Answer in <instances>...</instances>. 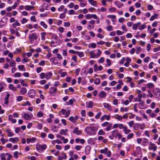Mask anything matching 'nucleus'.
<instances>
[{
  "instance_id": "ea45409f",
  "label": "nucleus",
  "mask_w": 160,
  "mask_h": 160,
  "mask_svg": "<svg viewBox=\"0 0 160 160\" xmlns=\"http://www.w3.org/2000/svg\"><path fill=\"white\" fill-rule=\"evenodd\" d=\"M18 68L20 71H25L26 69L24 66L23 65H20L18 66Z\"/></svg>"
},
{
  "instance_id": "c85d7f7f",
  "label": "nucleus",
  "mask_w": 160,
  "mask_h": 160,
  "mask_svg": "<svg viewBox=\"0 0 160 160\" xmlns=\"http://www.w3.org/2000/svg\"><path fill=\"white\" fill-rule=\"evenodd\" d=\"M58 128L59 127H58V126H57L56 125H53L52 127L51 130L53 132H57L58 131Z\"/></svg>"
},
{
  "instance_id": "7c9ffc66",
  "label": "nucleus",
  "mask_w": 160,
  "mask_h": 160,
  "mask_svg": "<svg viewBox=\"0 0 160 160\" xmlns=\"http://www.w3.org/2000/svg\"><path fill=\"white\" fill-rule=\"evenodd\" d=\"M12 26L13 28H16L17 26H19L20 25V23L19 22L18 20H16V21L12 24Z\"/></svg>"
},
{
  "instance_id": "6ab92c4d",
  "label": "nucleus",
  "mask_w": 160,
  "mask_h": 160,
  "mask_svg": "<svg viewBox=\"0 0 160 160\" xmlns=\"http://www.w3.org/2000/svg\"><path fill=\"white\" fill-rule=\"evenodd\" d=\"M19 138L18 137L10 138L9 139V141L13 143H15L19 141Z\"/></svg>"
},
{
  "instance_id": "49530a36",
  "label": "nucleus",
  "mask_w": 160,
  "mask_h": 160,
  "mask_svg": "<svg viewBox=\"0 0 160 160\" xmlns=\"http://www.w3.org/2000/svg\"><path fill=\"white\" fill-rule=\"evenodd\" d=\"M37 123L38 124L36 126V128L38 130L41 129L43 127L42 124L38 122H37Z\"/></svg>"
},
{
  "instance_id": "7ed1b4c3",
  "label": "nucleus",
  "mask_w": 160,
  "mask_h": 160,
  "mask_svg": "<svg viewBox=\"0 0 160 160\" xmlns=\"http://www.w3.org/2000/svg\"><path fill=\"white\" fill-rule=\"evenodd\" d=\"M57 57H55L54 58H51L50 59V61L53 62V63L55 65L58 64V60L56 59V58H57L59 59H62V55L59 53H57Z\"/></svg>"
},
{
  "instance_id": "338daca9",
  "label": "nucleus",
  "mask_w": 160,
  "mask_h": 160,
  "mask_svg": "<svg viewBox=\"0 0 160 160\" xmlns=\"http://www.w3.org/2000/svg\"><path fill=\"white\" fill-rule=\"evenodd\" d=\"M77 54H78L79 57L80 58L83 57L84 56V53L82 52H79L77 51Z\"/></svg>"
},
{
  "instance_id": "39448f33",
  "label": "nucleus",
  "mask_w": 160,
  "mask_h": 160,
  "mask_svg": "<svg viewBox=\"0 0 160 160\" xmlns=\"http://www.w3.org/2000/svg\"><path fill=\"white\" fill-rule=\"evenodd\" d=\"M100 152L101 153L106 155V156L108 157H110L111 156V152L110 150H108L107 148L106 147L103 149H101Z\"/></svg>"
},
{
  "instance_id": "a19ab883",
  "label": "nucleus",
  "mask_w": 160,
  "mask_h": 160,
  "mask_svg": "<svg viewBox=\"0 0 160 160\" xmlns=\"http://www.w3.org/2000/svg\"><path fill=\"white\" fill-rule=\"evenodd\" d=\"M86 154H88L89 153L90 150L91 149V147L89 145H87L86 146Z\"/></svg>"
},
{
  "instance_id": "bf43d9fd",
  "label": "nucleus",
  "mask_w": 160,
  "mask_h": 160,
  "mask_svg": "<svg viewBox=\"0 0 160 160\" xmlns=\"http://www.w3.org/2000/svg\"><path fill=\"white\" fill-rule=\"evenodd\" d=\"M136 48V53L137 54H139L141 50V47L139 46H137Z\"/></svg>"
},
{
  "instance_id": "473e14b6",
  "label": "nucleus",
  "mask_w": 160,
  "mask_h": 160,
  "mask_svg": "<svg viewBox=\"0 0 160 160\" xmlns=\"http://www.w3.org/2000/svg\"><path fill=\"white\" fill-rule=\"evenodd\" d=\"M110 118V117L109 116L104 115L101 117V120L102 121H103L106 119L107 120H109Z\"/></svg>"
},
{
  "instance_id": "58836bf2",
  "label": "nucleus",
  "mask_w": 160,
  "mask_h": 160,
  "mask_svg": "<svg viewBox=\"0 0 160 160\" xmlns=\"http://www.w3.org/2000/svg\"><path fill=\"white\" fill-rule=\"evenodd\" d=\"M40 24L45 29H46L48 28V25L43 21H41L40 22Z\"/></svg>"
},
{
  "instance_id": "2eb2a0df",
  "label": "nucleus",
  "mask_w": 160,
  "mask_h": 160,
  "mask_svg": "<svg viewBox=\"0 0 160 160\" xmlns=\"http://www.w3.org/2000/svg\"><path fill=\"white\" fill-rule=\"evenodd\" d=\"M57 91L56 87H52L50 89V93L52 95H54Z\"/></svg>"
},
{
  "instance_id": "412c9836",
  "label": "nucleus",
  "mask_w": 160,
  "mask_h": 160,
  "mask_svg": "<svg viewBox=\"0 0 160 160\" xmlns=\"http://www.w3.org/2000/svg\"><path fill=\"white\" fill-rule=\"evenodd\" d=\"M19 92L20 94L24 95L27 93V89L25 87L22 88H21Z\"/></svg>"
},
{
  "instance_id": "2f4dec72",
  "label": "nucleus",
  "mask_w": 160,
  "mask_h": 160,
  "mask_svg": "<svg viewBox=\"0 0 160 160\" xmlns=\"http://www.w3.org/2000/svg\"><path fill=\"white\" fill-rule=\"evenodd\" d=\"M95 50H93L89 52L90 57L91 58H94L96 57V55L94 53Z\"/></svg>"
},
{
  "instance_id": "69168bd1",
  "label": "nucleus",
  "mask_w": 160,
  "mask_h": 160,
  "mask_svg": "<svg viewBox=\"0 0 160 160\" xmlns=\"http://www.w3.org/2000/svg\"><path fill=\"white\" fill-rule=\"evenodd\" d=\"M45 73L44 72H42L40 74V78L41 79L45 78Z\"/></svg>"
},
{
  "instance_id": "a18cd8bd",
  "label": "nucleus",
  "mask_w": 160,
  "mask_h": 160,
  "mask_svg": "<svg viewBox=\"0 0 160 160\" xmlns=\"http://www.w3.org/2000/svg\"><path fill=\"white\" fill-rule=\"evenodd\" d=\"M6 156V153H2L0 155V158L1 160H6L5 158Z\"/></svg>"
},
{
  "instance_id": "de8ad7c7",
  "label": "nucleus",
  "mask_w": 160,
  "mask_h": 160,
  "mask_svg": "<svg viewBox=\"0 0 160 160\" xmlns=\"http://www.w3.org/2000/svg\"><path fill=\"white\" fill-rule=\"evenodd\" d=\"M28 19L25 18H23L20 20V22L22 24H24L27 22Z\"/></svg>"
},
{
  "instance_id": "79ce46f5",
  "label": "nucleus",
  "mask_w": 160,
  "mask_h": 160,
  "mask_svg": "<svg viewBox=\"0 0 160 160\" xmlns=\"http://www.w3.org/2000/svg\"><path fill=\"white\" fill-rule=\"evenodd\" d=\"M115 118L119 121H122V117L118 114L115 115Z\"/></svg>"
},
{
  "instance_id": "864d4df0",
  "label": "nucleus",
  "mask_w": 160,
  "mask_h": 160,
  "mask_svg": "<svg viewBox=\"0 0 160 160\" xmlns=\"http://www.w3.org/2000/svg\"><path fill=\"white\" fill-rule=\"evenodd\" d=\"M29 59L26 57H24L22 60V62L23 63H25L28 62Z\"/></svg>"
},
{
  "instance_id": "aec40b11",
  "label": "nucleus",
  "mask_w": 160,
  "mask_h": 160,
  "mask_svg": "<svg viewBox=\"0 0 160 160\" xmlns=\"http://www.w3.org/2000/svg\"><path fill=\"white\" fill-rule=\"evenodd\" d=\"M107 17L109 18H111L112 20V21L114 23L116 22V16L115 15H108L107 16Z\"/></svg>"
},
{
  "instance_id": "20e7f679",
  "label": "nucleus",
  "mask_w": 160,
  "mask_h": 160,
  "mask_svg": "<svg viewBox=\"0 0 160 160\" xmlns=\"http://www.w3.org/2000/svg\"><path fill=\"white\" fill-rule=\"evenodd\" d=\"M112 135L114 138H118V140H120L122 137V135L119 133L118 130L117 129H114L111 132Z\"/></svg>"
},
{
  "instance_id": "5701e85b",
  "label": "nucleus",
  "mask_w": 160,
  "mask_h": 160,
  "mask_svg": "<svg viewBox=\"0 0 160 160\" xmlns=\"http://www.w3.org/2000/svg\"><path fill=\"white\" fill-rule=\"evenodd\" d=\"M141 24V23L140 22H138L136 23H135L133 25L132 28L133 30H136L138 27L140 26Z\"/></svg>"
},
{
  "instance_id": "6e6d98bb",
  "label": "nucleus",
  "mask_w": 160,
  "mask_h": 160,
  "mask_svg": "<svg viewBox=\"0 0 160 160\" xmlns=\"http://www.w3.org/2000/svg\"><path fill=\"white\" fill-rule=\"evenodd\" d=\"M88 142L89 144H94V141L93 140V138H90L88 139Z\"/></svg>"
},
{
  "instance_id": "680f3d73",
  "label": "nucleus",
  "mask_w": 160,
  "mask_h": 160,
  "mask_svg": "<svg viewBox=\"0 0 160 160\" xmlns=\"http://www.w3.org/2000/svg\"><path fill=\"white\" fill-rule=\"evenodd\" d=\"M146 28V26L145 24H143L141 26H139L138 27V29L139 30H142Z\"/></svg>"
},
{
  "instance_id": "ddd939ff",
  "label": "nucleus",
  "mask_w": 160,
  "mask_h": 160,
  "mask_svg": "<svg viewBox=\"0 0 160 160\" xmlns=\"http://www.w3.org/2000/svg\"><path fill=\"white\" fill-rule=\"evenodd\" d=\"M8 88L9 90L12 92H16L18 90L16 87H14V85L12 84H10L9 85Z\"/></svg>"
},
{
  "instance_id": "b1692460",
  "label": "nucleus",
  "mask_w": 160,
  "mask_h": 160,
  "mask_svg": "<svg viewBox=\"0 0 160 160\" xmlns=\"http://www.w3.org/2000/svg\"><path fill=\"white\" fill-rule=\"evenodd\" d=\"M86 107L88 108H92L93 107V102L91 101L87 102L86 103Z\"/></svg>"
},
{
  "instance_id": "a211bd4d",
  "label": "nucleus",
  "mask_w": 160,
  "mask_h": 160,
  "mask_svg": "<svg viewBox=\"0 0 160 160\" xmlns=\"http://www.w3.org/2000/svg\"><path fill=\"white\" fill-rule=\"evenodd\" d=\"M36 139L34 137H32L31 138H28L27 139V142L29 143L30 142L33 143L35 142Z\"/></svg>"
},
{
  "instance_id": "1a4fd4ad",
  "label": "nucleus",
  "mask_w": 160,
  "mask_h": 160,
  "mask_svg": "<svg viewBox=\"0 0 160 160\" xmlns=\"http://www.w3.org/2000/svg\"><path fill=\"white\" fill-rule=\"evenodd\" d=\"M95 23V21L91 20L88 24L87 28L89 30H91L93 29L94 27V24Z\"/></svg>"
},
{
  "instance_id": "a878e982",
  "label": "nucleus",
  "mask_w": 160,
  "mask_h": 160,
  "mask_svg": "<svg viewBox=\"0 0 160 160\" xmlns=\"http://www.w3.org/2000/svg\"><path fill=\"white\" fill-rule=\"evenodd\" d=\"M52 74L50 72H48L45 73V79L48 80L52 76Z\"/></svg>"
},
{
  "instance_id": "423d86ee",
  "label": "nucleus",
  "mask_w": 160,
  "mask_h": 160,
  "mask_svg": "<svg viewBox=\"0 0 160 160\" xmlns=\"http://www.w3.org/2000/svg\"><path fill=\"white\" fill-rule=\"evenodd\" d=\"M22 117L26 120H30L32 118L33 115L31 113L24 112L22 114Z\"/></svg>"
},
{
  "instance_id": "f704fd0d",
  "label": "nucleus",
  "mask_w": 160,
  "mask_h": 160,
  "mask_svg": "<svg viewBox=\"0 0 160 160\" xmlns=\"http://www.w3.org/2000/svg\"><path fill=\"white\" fill-rule=\"evenodd\" d=\"M158 15L156 13H154L153 15L151 16L149 20L150 21H152L155 18L157 19L158 18Z\"/></svg>"
},
{
  "instance_id": "dca6fc26",
  "label": "nucleus",
  "mask_w": 160,
  "mask_h": 160,
  "mask_svg": "<svg viewBox=\"0 0 160 160\" xmlns=\"http://www.w3.org/2000/svg\"><path fill=\"white\" fill-rule=\"evenodd\" d=\"M106 95L107 93L103 91L100 92L98 94L99 97L101 98H105Z\"/></svg>"
},
{
  "instance_id": "6e6552de",
  "label": "nucleus",
  "mask_w": 160,
  "mask_h": 160,
  "mask_svg": "<svg viewBox=\"0 0 160 160\" xmlns=\"http://www.w3.org/2000/svg\"><path fill=\"white\" fill-rule=\"evenodd\" d=\"M28 94L30 98H33L35 97L36 92L34 89H31L29 91Z\"/></svg>"
},
{
  "instance_id": "f03ea898",
  "label": "nucleus",
  "mask_w": 160,
  "mask_h": 160,
  "mask_svg": "<svg viewBox=\"0 0 160 160\" xmlns=\"http://www.w3.org/2000/svg\"><path fill=\"white\" fill-rule=\"evenodd\" d=\"M36 147L37 150L39 152L42 153L46 149L47 145L46 144H41L38 143L36 144Z\"/></svg>"
},
{
  "instance_id": "4d7b16f0",
  "label": "nucleus",
  "mask_w": 160,
  "mask_h": 160,
  "mask_svg": "<svg viewBox=\"0 0 160 160\" xmlns=\"http://www.w3.org/2000/svg\"><path fill=\"white\" fill-rule=\"evenodd\" d=\"M105 134V132L102 129L100 130L98 132V135H104Z\"/></svg>"
},
{
  "instance_id": "c9c22d12",
  "label": "nucleus",
  "mask_w": 160,
  "mask_h": 160,
  "mask_svg": "<svg viewBox=\"0 0 160 160\" xmlns=\"http://www.w3.org/2000/svg\"><path fill=\"white\" fill-rule=\"evenodd\" d=\"M41 35V39L42 40L44 41L45 40V37L46 35V33L44 32H42L40 33Z\"/></svg>"
},
{
  "instance_id": "72a5a7b5",
  "label": "nucleus",
  "mask_w": 160,
  "mask_h": 160,
  "mask_svg": "<svg viewBox=\"0 0 160 160\" xmlns=\"http://www.w3.org/2000/svg\"><path fill=\"white\" fill-rule=\"evenodd\" d=\"M115 4L119 8H120L123 6V4L122 3H121L120 2L116 1L115 2Z\"/></svg>"
},
{
  "instance_id": "4be33fe9",
  "label": "nucleus",
  "mask_w": 160,
  "mask_h": 160,
  "mask_svg": "<svg viewBox=\"0 0 160 160\" xmlns=\"http://www.w3.org/2000/svg\"><path fill=\"white\" fill-rule=\"evenodd\" d=\"M123 131L124 134L126 135L129 133L131 131V130L129 129L128 127L126 126H125L124 127L123 129Z\"/></svg>"
},
{
  "instance_id": "774afa93",
  "label": "nucleus",
  "mask_w": 160,
  "mask_h": 160,
  "mask_svg": "<svg viewBox=\"0 0 160 160\" xmlns=\"http://www.w3.org/2000/svg\"><path fill=\"white\" fill-rule=\"evenodd\" d=\"M19 153L18 151H16L13 153L14 157L15 158L17 159L18 158V155Z\"/></svg>"
},
{
  "instance_id": "f3484780",
  "label": "nucleus",
  "mask_w": 160,
  "mask_h": 160,
  "mask_svg": "<svg viewBox=\"0 0 160 160\" xmlns=\"http://www.w3.org/2000/svg\"><path fill=\"white\" fill-rule=\"evenodd\" d=\"M103 104L104 108L107 109L109 111H112V108L109 104L104 102L103 103Z\"/></svg>"
},
{
  "instance_id": "e433bc0d",
  "label": "nucleus",
  "mask_w": 160,
  "mask_h": 160,
  "mask_svg": "<svg viewBox=\"0 0 160 160\" xmlns=\"http://www.w3.org/2000/svg\"><path fill=\"white\" fill-rule=\"evenodd\" d=\"M6 132L8 133V136L9 137H12L13 135V132H11L9 129L6 130Z\"/></svg>"
},
{
  "instance_id": "5fc2aeb1",
  "label": "nucleus",
  "mask_w": 160,
  "mask_h": 160,
  "mask_svg": "<svg viewBox=\"0 0 160 160\" xmlns=\"http://www.w3.org/2000/svg\"><path fill=\"white\" fill-rule=\"evenodd\" d=\"M26 27L30 30L32 29L33 28V25L31 24H27L26 25Z\"/></svg>"
},
{
  "instance_id": "c756f323",
  "label": "nucleus",
  "mask_w": 160,
  "mask_h": 160,
  "mask_svg": "<svg viewBox=\"0 0 160 160\" xmlns=\"http://www.w3.org/2000/svg\"><path fill=\"white\" fill-rule=\"evenodd\" d=\"M24 8L25 10L28 11L33 10L34 9L33 7L30 5H26L24 7Z\"/></svg>"
},
{
  "instance_id": "393cba45",
  "label": "nucleus",
  "mask_w": 160,
  "mask_h": 160,
  "mask_svg": "<svg viewBox=\"0 0 160 160\" xmlns=\"http://www.w3.org/2000/svg\"><path fill=\"white\" fill-rule=\"evenodd\" d=\"M156 98H158L160 96V91L158 89L155 90L154 92Z\"/></svg>"
},
{
  "instance_id": "052dcab7",
  "label": "nucleus",
  "mask_w": 160,
  "mask_h": 160,
  "mask_svg": "<svg viewBox=\"0 0 160 160\" xmlns=\"http://www.w3.org/2000/svg\"><path fill=\"white\" fill-rule=\"evenodd\" d=\"M60 133L62 135H67V133L66 132V131L64 129H62L60 131Z\"/></svg>"
},
{
  "instance_id": "8fccbe9b",
  "label": "nucleus",
  "mask_w": 160,
  "mask_h": 160,
  "mask_svg": "<svg viewBox=\"0 0 160 160\" xmlns=\"http://www.w3.org/2000/svg\"><path fill=\"white\" fill-rule=\"evenodd\" d=\"M129 108L128 107H126V108H124V107H121L120 108V111H121L123 112H128L129 110Z\"/></svg>"
},
{
  "instance_id": "0eeeda50",
  "label": "nucleus",
  "mask_w": 160,
  "mask_h": 160,
  "mask_svg": "<svg viewBox=\"0 0 160 160\" xmlns=\"http://www.w3.org/2000/svg\"><path fill=\"white\" fill-rule=\"evenodd\" d=\"M59 112H61L62 115H64V117L67 118L69 116L70 112L69 110L62 108L61 109Z\"/></svg>"
},
{
  "instance_id": "37998d69",
  "label": "nucleus",
  "mask_w": 160,
  "mask_h": 160,
  "mask_svg": "<svg viewBox=\"0 0 160 160\" xmlns=\"http://www.w3.org/2000/svg\"><path fill=\"white\" fill-rule=\"evenodd\" d=\"M106 29L108 31H111L113 30V28L112 25H109L106 27Z\"/></svg>"
},
{
  "instance_id": "4c0bfd02",
  "label": "nucleus",
  "mask_w": 160,
  "mask_h": 160,
  "mask_svg": "<svg viewBox=\"0 0 160 160\" xmlns=\"http://www.w3.org/2000/svg\"><path fill=\"white\" fill-rule=\"evenodd\" d=\"M44 115V113L41 111H38L37 114V116L38 118L42 117Z\"/></svg>"
},
{
  "instance_id": "e2e57ef3",
  "label": "nucleus",
  "mask_w": 160,
  "mask_h": 160,
  "mask_svg": "<svg viewBox=\"0 0 160 160\" xmlns=\"http://www.w3.org/2000/svg\"><path fill=\"white\" fill-rule=\"evenodd\" d=\"M108 10L110 12H114L116 11V9L115 8L112 7L110 8Z\"/></svg>"
},
{
  "instance_id": "c03bdc74",
  "label": "nucleus",
  "mask_w": 160,
  "mask_h": 160,
  "mask_svg": "<svg viewBox=\"0 0 160 160\" xmlns=\"http://www.w3.org/2000/svg\"><path fill=\"white\" fill-rule=\"evenodd\" d=\"M134 136V134L133 133H129L127 136V140L132 139Z\"/></svg>"
},
{
  "instance_id": "bb28decb",
  "label": "nucleus",
  "mask_w": 160,
  "mask_h": 160,
  "mask_svg": "<svg viewBox=\"0 0 160 160\" xmlns=\"http://www.w3.org/2000/svg\"><path fill=\"white\" fill-rule=\"evenodd\" d=\"M88 2L91 5L96 7L97 6V2L96 1L94 0H88Z\"/></svg>"
},
{
  "instance_id": "09e8293b",
  "label": "nucleus",
  "mask_w": 160,
  "mask_h": 160,
  "mask_svg": "<svg viewBox=\"0 0 160 160\" xmlns=\"http://www.w3.org/2000/svg\"><path fill=\"white\" fill-rule=\"evenodd\" d=\"M100 82V79L99 78H96L94 81V83L96 85H99Z\"/></svg>"
},
{
  "instance_id": "3c124183",
  "label": "nucleus",
  "mask_w": 160,
  "mask_h": 160,
  "mask_svg": "<svg viewBox=\"0 0 160 160\" xmlns=\"http://www.w3.org/2000/svg\"><path fill=\"white\" fill-rule=\"evenodd\" d=\"M147 88L149 89H150L154 86V84L152 83H148L146 84Z\"/></svg>"
},
{
  "instance_id": "0e129e2a",
  "label": "nucleus",
  "mask_w": 160,
  "mask_h": 160,
  "mask_svg": "<svg viewBox=\"0 0 160 160\" xmlns=\"http://www.w3.org/2000/svg\"><path fill=\"white\" fill-rule=\"evenodd\" d=\"M102 52L100 49L97 50V52L96 54V58H98L101 54Z\"/></svg>"
},
{
  "instance_id": "f257e3e1",
  "label": "nucleus",
  "mask_w": 160,
  "mask_h": 160,
  "mask_svg": "<svg viewBox=\"0 0 160 160\" xmlns=\"http://www.w3.org/2000/svg\"><path fill=\"white\" fill-rule=\"evenodd\" d=\"M99 127L98 125H90L86 127L85 128V132L90 136L95 135L98 130Z\"/></svg>"
},
{
  "instance_id": "603ef678",
  "label": "nucleus",
  "mask_w": 160,
  "mask_h": 160,
  "mask_svg": "<svg viewBox=\"0 0 160 160\" xmlns=\"http://www.w3.org/2000/svg\"><path fill=\"white\" fill-rule=\"evenodd\" d=\"M6 156H7V160H10L12 158V156L9 153H6Z\"/></svg>"
},
{
  "instance_id": "cd10ccee",
  "label": "nucleus",
  "mask_w": 160,
  "mask_h": 160,
  "mask_svg": "<svg viewBox=\"0 0 160 160\" xmlns=\"http://www.w3.org/2000/svg\"><path fill=\"white\" fill-rule=\"evenodd\" d=\"M67 158V156L65 153H63L61 156H59L58 158V160H62V159H65Z\"/></svg>"
},
{
  "instance_id": "9b49d317",
  "label": "nucleus",
  "mask_w": 160,
  "mask_h": 160,
  "mask_svg": "<svg viewBox=\"0 0 160 160\" xmlns=\"http://www.w3.org/2000/svg\"><path fill=\"white\" fill-rule=\"evenodd\" d=\"M148 148L149 150H152L153 151H156L157 148V146L154 143L150 142L149 143Z\"/></svg>"
},
{
  "instance_id": "4468645a",
  "label": "nucleus",
  "mask_w": 160,
  "mask_h": 160,
  "mask_svg": "<svg viewBox=\"0 0 160 160\" xmlns=\"http://www.w3.org/2000/svg\"><path fill=\"white\" fill-rule=\"evenodd\" d=\"M135 125L138 128H140L141 130H144L145 128V124L143 123L141 124L136 123Z\"/></svg>"
},
{
  "instance_id": "13d9d810",
  "label": "nucleus",
  "mask_w": 160,
  "mask_h": 160,
  "mask_svg": "<svg viewBox=\"0 0 160 160\" xmlns=\"http://www.w3.org/2000/svg\"><path fill=\"white\" fill-rule=\"evenodd\" d=\"M146 94L145 93H139L138 94V97H139L140 98H145L146 97Z\"/></svg>"
},
{
  "instance_id": "f8f14e48",
  "label": "nucleus",
  "mask_w": 160,
  "mask_h": 160,
  "mask_svg": "<svg viewBox=\"0 0 160 160\" xmlns=\"http://www.w3.org/2000/svg\"><path fill=\"white\" fill-rule=\"evenodd\" d=\"M73 132L74 133L78 135L81 134L82 132L79 129L78 127H76L74 128Z\"/></svg>"
},
{
  "instance_id": "9d476101",
  "label": "nucleus",
  "mask_w": 160,
  "mask_h": 160,
  "mask_svg": "<svg viewBox=\"0 0 160 160\" xmlns=\"http://www.w3.org/2000/svg\"><path fill=\"white\" fill-rule=\"evenodd\" d=\"M53 38L56 40V41H52L51 43V46L52 47H55L58 44V38L56 35L53 36Z\"/></svg>"
}]
</instances>
